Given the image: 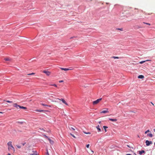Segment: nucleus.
<instances>
[{
	"label": "nucleus",
	"instance_id": "obj_1",
	"mask_svg": "<svg viewBox=\"0 0 155 155\" xmlns=\"http://www.w3.org/2000/svg\"><path fill=\"white\" fill-rule=\"evenodd\" d=\"M101 100H102V98H101L98 99H97V100L94 101L93 102V104L94 105L96 104H98V103H99L100 102V101Z\"/></svg>",
	"mask_w": 155,
	"mask_h": 155
},
{
	"label": "nucleus",
	"instance_id": "obj_2",
	"mask_svg": "<svg viewBox=\"0 0 155 155\" xmlns=\"http://www.w3.org/2000/svg\"><path fill=\"white\" fill-rule=\"evenodd\" d=\"M57 99L63 102V103L64 104L66 105H68V104L65 101V100L64 99H63V98L59 99V98H57Z\"/></svg>",
	"mask_w": 155,
	"mask_h": 155
},
{
	"label": "nucleus",
	"instance_id": "obj_3",
	"mask_svg": "<svg viewBox=\"0 0 155 155\" xmlns=\"http://www.w3.org/2000/svg\"><path fill=\"white\" fill-rule=\"evenodd\" d=\"M43 72L44 73H45V74L47 76H49L51 74L50 72L49 71H47L45 70L43 71Z\"/></svg>",
	"mask_w": 155,
	"mask_h": 155
},
{
	"label": "nucleus",
	"instance_id": "obj_4",
	"mask_svg": "<svg viewBox=\"0 0 155 155\" xmlns=\"http://www.w3.org/2000/svg\"><path fill=\"white\" fill-rule=\"evenodd\" d=\"M146 143L147 146H148L150 144H151L152 143V142L151 141H149L148 140H147L146 141Z\"/></svg>",
	"mask_w": 155,
	"mask_h": 155
},
{
	"label": "nucleus",
	"instance_id": "obj_5",
	"mask_svg": "<svg viewBox=\"0 0 155 155\" xmlns=\"http://www.w3.org/2000/svg\"><path fill=\"white\" fill-rule=\"evenodd\" d=\"M13 106L15 107L17 109L20 108V106L17 105L16 103H15L13 104Z\"/></svg>",
	"mask_w": 155,
	"mask_h": 155
},
{
	"label": "nucleus",
	"instance_id": "obj_6",
	"mask_svg": "<svg viewBox=\"0 0 155 155\" xmlns=\"http://www.w3.org/2000/svg\"><path fill=\"white\" fill-rule=\"evenodd\" d=\"M105 109L106 110H103V111H102L101 112H100V113L105 114V113H108L109 111H108V108H106Z\"/></svg>",
	"mask_w": 155,
	"mask_h": 155
},
{
	"label": "nucleus",
	"instance_id": "obj_7",
	"mask_svg": "<svg viewBox=\"0 0 155 155\" xmlns=\"http://www.w3.org/2000/svg\"><path fill=\"white\" fill-rule=\"evenodd\" d=\"M8 149L9 150H12L14 151H15V148L12 145V146H10L8 147Z\"/></svg>",
	"mask_w": 155,
	"mask_h": 155
},
{
	"label": "nucleus",
	"instance_id": "obj_8",
	"mask_svg": "<svg viewBox=\"0 0 155 155\" xmlns=\"http://www.w3.org/2000/svg\"><path fill=\"white\" fill-rule=\"evenodd\" d=\"M60 69L62 70H64L65 71H68L69 70H71L72 69H69V68H60Z\"/></svg>",
	"mask_w": 155,
	"mask_h": 155
},
{
	"label": "nucleus",
	"instance_id": "obj_9",
	"mask_svg": "<svg viewBox=\"0 0 155 155\" xmlns=\"http://www.w3.org/2000/svg\"><path fill=\"white\" fill-rule=\"evenodd\" d=\"M12 142L11 141H9L7 143V145L8 147L12 146Z\"/></svg>",
	"mask_w": 155,
	"mask_h": 155
},
{
	"label": "nucleus",
	"instance_id": "obj_10",
	"mask_svg": "<svg viewBox=\"0 0 155 155\" xmlns=\"http://www.w3.org/2000/svg\"><path fill=\"white\" fill-rule=\"evenodd\" d=\"M139 154L140 155H141L143 153H145V151L143 150H141V151H139Z\"/></svg>",
	"mask_w": 155,
	"mask_h": 155
},
{
	"label": "nucleus",
	"instance_id": "obj_11",
	"mask_svg": "<svg viewBox=\"0 0 155 155\" xmlns=\"http://www.w3.org/2000/svg\"><path fill=\"white\" fill-rule=\"evenodd\" d=\"M138 78L143 79L144 78V77L143 75H140L138 77Z\"/></svg>",
	"mask_w": 155,
	"mask_h": 155
},
{
	"label": "nucleus",
	"instance_id": "obj_12",
	"mask_svg": "<svg viewBox=\"0 0 155 155\" xmlns=\"http://www.w3.org/2000/svg\"><path fill=\"white\" fill-rule=\"evenodd\" d=\"M109 119L112 121H117V119H112V118H109Z\"/></svg>",
	"mask_w": 155,
	"mask_h": 155
},
{
	"label": "nucleus",
	"instance_id": "obj_13",
	"mask_svg": "<svg viewBox=\"0 0 155 155\" xmlns=\"http://www.w3.org/2000/svg\"><path fill=\"white\" fill-rule=\"evenodd\" d=\"M96 128L98 130V132H100L101 131V129L100 128V126L99 125H98L96 127Z\"/></svg>",
	"mask_w": 155,
	"mask_h": 155
},
{
	"label": "nucleus",
	"instance_id": "obj_14",
	"mask_svg": "<svg viewBox=\"0 0 155 155\" xmlns=\"http://www.w3.org/2000/svg\"><path fill=\"white\" fill-rule=\"evenodd\" d=\"M33 153L31 154L30 155H37L36 151H33Z\"/></svg>",
	"mask_w": 155,
	"mask_h": 155
},
{
	"label": "nucleus",
	"instance_id": "obj_15",
	"mask_svg": "<svg viewBox=\"0 0 155 155\" xmlns=\"http://www.w3.org/2000/svg\"><path fill=\"white\" fill-rule=\"evenodd\" d=\"M20 109H24L26 110L27 109V108L26 107L21 106H20Z\"/></svg>",
	"mask_w": 155,
	"mask_h": 155
},
{
	"label": "nucleus",
	"instance_id": "obj_16",
	"mask_svg": "<svg viewBox=\"0 0 155 155\" xmlns=\"http://www.w3.org/2000/svg\"><path fill=\"white\" fill-rule=\"evenodd\" d=\"M148 136L150 137H153V135L152 134L150 133L148 134H147Z\"/></svg>",
	"mask_w": 155,
	"mask_h": 155
},
{
	"label": "nucleus",
	"instance_id": "obj_17",
	"mask_svg": "<svg viewBox=\"0 0 155 155\" xmlns=\"http://www.w3.org/2000/svg\"><path fill=\"white\" fill-rule=\"evenodd\" d=\"M4 60L6 61H9L10 60L9 58H6L4 59Z\"/></svg>",
	"mask_w": 155,
	"mask_h": 155
},
{
	"label": "nucleus",
	"instance_id": "obj_18",
	"mask_svg": "<svg viewBox=\"0 0 155 155\" xmlns=\"http://www.w3.org/2000/svg\"><path fill=\"white\" fill-rule=\"evenodd\" d=\"M149 61V60H146V61H142L140 62L139 63H140V64H142V63L145 62V61Z\"/></svg>",
	"mask_w": 155,
	"mask_h": 155
},
{
	"label": "nucleus",
	"instance_id": "obj_19",
	"mask_svg": "<svg viewBox=\"0 0 155 155\" xmlns=\"http://www.w3.org/2000/svg\"><path fill=\"white\" fill-rule=\"evenodd\" d=\"M103 127L104 128V129L105 131L106 132L107 131V130H106V129L108 127H107V126H104Z\"/></svg>",
	"mask_w": 155,
	"mask_h": 155
},
{
	"label": "nucleus",
	"instance_id": "obj_20",
	"mask_svg": "<svg viewBox=\"0 0 155 155\" xmlns=\"http://www.w3.org/2000/svg\"><path fill=\"white\" fill-rule=\"evenodd\" d=\"M112 58L114 59H119V57H118L113 56L112 57Z\"/></svg>",
	"mask_w": 155,
	"mask_h": 155
},
{
	"label": "nucleus",
	"instance_id": "obj_21",
	"mask_svg": "<svg viewBox=\"0 0 155 155\" xmlns=\"http://www.w3.org/2000/svg\"><path fill=\"white\" fill-rule=\"evenodd\" d=\"M49 142L51 144H53V141L52 140H51L50 139H49Z\"/></svg>",
	"mask_w": 155,
	"mask_h": 155
},
{
	"label": "nucleus",
	"instance_id": "obj_22",
	"mask_svg": "<svg viewBox=\"0 0 155 155\" xmlns=\"http://www.w3.org/2000/svg\"><path fill=\"white\" fill-rule=\"evenodd\" d=\"M6 101L8 103H12L13 102L12 101Z\"/></svg>",
	"mask_w": 155,
	"mask_h": 155
},
{
	"label": "nucleus",
	"instance_id": "obj_23",
	"mask_svg": "<svg viewBox=\"0 0 155 155\" xmlns=\"http://www.w3.org/2000/svg\"><path fill=\"white\" fill-rule=\"evenodd\" d=\"M41 105H42V106H48L47 105L45 104H43V103L41 104Z\"/></svg>",
	"mask_w": 155,
	"mask_h": 155
},
{
	"label": "nucleus",
	"instance_id": "obj_24",
	"mask_svg": "<svg viewBox=\"0 0 155 155\" xmlns=\"http://www.w3.org/2000/svg\"><path fill=\"white\" fill-rule=\"evenodd\" d=\"M143 23L147 24V25H150V23H145V22H143Z\"/></svg>",
	"mask_w": 155,
	"mask_h": 155
},
{
	"label": "nucleus",
	"instance_id": "obj_25",
	"mask_svg": "<svg viewBox=\"0 0 155 155\" xmlns=\"http://www.w3.org/2000/svg\"><path fill=\"white\" fill-rule=\"evenodd\" d=\"M84 133L85 134H91V133H90V132H84Z\"/></svg>",
	"mask_w": 155,
	"mask_h": 155
},
{
	"label": "nucleus",
	"instance_id": "obj_26",
	"mask_svg": "<svg viewBox=\"0 0 155 155\" xmlns=\"http://www.w3.org/2000/svg\"><path fill=\"white\" fill-rule=\"evenodd\" d=\"M150 131L149 130H147L145 132V134H147L148 132H149Z\"/></svg>",
	"mask_w": 155,
	"mask_h": 155
},
{
	"label": "nucleus",
	"instance_id": "obj_27",
	"mask_svg": "<svg viewBox=\"0 0 155 155\" xmlns=\"http://www.w3.org/2000/svg\"><path fill=\"white\" fill-rule=\"evenodd\" d=\"M35 74L33 73H31V74H28V75H33Z\"/></svg>",
	"mask_w": 155,
	"mask_h": 155
},
{
	"label": "nucleus",
	"instance_id": "obj_28",
	"mask_svg": "<svg viewBox=\"0 0 155 155\" xmlns=\"http://www.w3.org/2000/svg\"><path fill=\"white\" fill-rule=\"evenodd\" d=\"M17 147L18 148H21V146H20L17 145Z\"/></svg>",
	"mask_w": 155,
	"mask_h": 155
},
{
	"label": "nucleus",
	"instance_id": "obj_29",
	"mask_svg": "<svg viewBox=\"0 0 155 155\" xmlns=\"http://www.w3.org/2000/svg\"><path fill=\"white\" fill-rule=\"evenodd\" d=\"M89 144H88L86 145V147L87 148H88L89 147Z\"/></svg>",
	"mask_w": 155,
	"mask_h": 155
},
{
	"label": "nucleus",
	"instance_id": "obj_30",
	"mask_svg": "<svg viewBox=\"0 0 155 155\" xmlns=\"http://www.w3.org/2000/svg\"><path fill=\"white\" fill-rule=\"evenodd\" d=\"M25 144V142L22 143H21V144L23 146H24Z\"/></svg>",
	"mask_w": 155,
	"mask_h": 155
},
{
	"label": "nucleus",
	"instance_id": "obj_31",
	"mask_svg": "<svg viewBox=\"0 0 155 155\" xmlns=\"http://www.w3.org/2000/svg\"><path fill=\"white\" fill-rule=\"evenodd\" d=\"M71 136H72L73 137H74V138H76L75 137V136L74 135L72 134H71Z\"/></svg>",
	"mask_w": 155,
	"mask_h": 155
},
{
	"label": "nucleus",
	"instance_id": "obj_32",
	"mask_svg": "<svg viewBox=\"0 0 155 155\" xmlns=\"http://www.w3.org/2000/svg\"><path fill=\"white\" fill-rule=\"evenodd\" d=\"M91 154H92L94 152L92 150H91Z\"/></svg>",
	"mask_w": 155,
	"mask_h": 155
},
{
	"label": "nucleus",
	"instance_id": "obj_33",
	"mask_svg": "<svg viewBox=\"0 0 155 155\" xmlns=\"http://www.w3.org/2000/svg\"><path fill=\"white\" fill-rule=\"evenodd\" d=\"M63 82V81L61 80V81H59V83H61Z\"/></svg>",
	"mask_w": 155,
	"mask_h": 155
},
{
	"label": "nucleus",
	"instance_id": "obj_34",
	"mask_svg": "<svg viewBox=\"0 0 155 155\" xmlns=\"http://www.w3.org/2000/svg\"><path fill=\"white\" fill-rule=\"evenodd\" d=\"M53 85L55 87H57V85L55 84H54L53 85Z\"/></svg>",
	"mask_w": 155,
	"mask_h": 155
},
{
	"label": "nucleus",
	"instance_id": "obj_35",
	"mask_svg": "<svg viewBox=\"0 0 155 155\" xmlns=\"http://www.w3.org/2000/svg\"><path fill=\"white\" fill-rule=\"evenodd\" d=\"M43 111V110H38V111H40V112H41V111Z\"/></svg>",
	"mask_w": 155,
	"mask_h": 155
},
{
	"label": "nucleus",
	"instance_id": "obj_36",
	"mask_svg": "<svg viewBox=\"0 0 155 155\" xmlns=\"http://www.w3.org/2000/svg\"><path fill=\"white\" fill-rule=\"evenodd\" d=\"M3 112H0V114H3Z\"/></svg>",
	"mask_w": 155,
	"mask_h": 155
},
{
	"label": "nucleus",
	"instance_id": "obj_37",
	"mask_svg": "<svg viewBox=\"0 0 155 155\" xmlns=\"http://www.w3.org/2000/svg\"><path fill=\"white\" fill-rule=\"evenodd\" d=\"M126 155H131V154H127Z\"/></svg>",
	"mask_w": 155,
	"mask_h": 155
},
{
	"label": "nucleus",
	"instance_id": "obj_38",
	"mask_svg": "<svg viewBox=\"0 0 155 155\" xmlns=\"http://www.w3.org/2000/svg\"><path fill=\"white\" fill-rule=\"evenodd\" d=\"M47 106H48V107H51V105H48Z\"/></svg>",
	"mask_w": 155,
	"mask_h": 155
},
{
	"label": "nucleus",
	"instance_id": "obj_39",
	"mask_svg": "<svg viewBox=\"0 0 155 155\" xmlns=\"http://www.w3.org/2000/svg\"><path fill=\"white\" fill-rule=\"evenodd\" d=\"M101 121H100L98 122L100 124L101 123Z\"/></svg>",
	"mask_w": 155,
	"mask_h": 155
},
{
	"label": "nucleus",
	"instance_id": "obj_40",
	"mask_svg": "<svg viewBox=\"0 0 155 155\" xmlns=\"http://www.w3.org/2000/svg\"><path fill=\"white\" fill-rule=\"evenodd\" d=\"M151 103L152 104V105L154 106V104L152 102H151Z\"/></svg>",
	"mask_w": 155,
	"mask_h": 155
},
{
	"label": "nucleus",
	"instance_id": "obj_41",
	"mask_svg": "<svg viewBox=\"0 0 155 155\" xmlns=\"http://www.w3.org/2000/svg\"><path fill=\"white\" fill-rule=\"evenodd\" d=\"M72 129L73 130H75V129H74V128H72Z\"/></svg>",
	"mask_w": 155,
	"mask_h": 155
},
{
	"label": "nucleus",
	"instance_id": "obj_42",
	"mask_svg": "<svg viewBox=\"0 0 155 155\" xmlns=\"http://www.w3.org/2000/svg\"><path fill=\"white\" fill-rule=\"evenodd\" d=\"M7 155H11V154L10 153H8Z\"/></svg>",
	"mask_w": 155,
	"mask_h": 155
},
{
	"label": "nucleus",
	"instance_id": "obj_43",
	"mask_svg": "<svg viewBox=\"0 0 155 155\" xmlns=\"http://www.w3.org/2000/svg\"><path fill=\"white\" fill-rule=\"evenodd\" d=\"M153 130L154 131V132H155V129H153Z\"/></svg>",
	"mask_w": 155,
	"mask_h": 155
},
{
	"label": "nucleus",
	"instance_id": "obj_44",
	"mask_svg": "<svg viewBox=\"0 0 155 155\" xmlns=\"http://www.w3.org/2000/svg\"><path fill=\"white\" fill-rule=\"evenodd\" d=\"M127 146L128 147H129V145H127Z\"/></svg>",
	"mask_w": 155,
	"mask_h": 155
},
{
	"label": "nucleus",
	"instance_id": "obj_45",
	"mask_svg": "<svg viewBox=\"0 0 155 155\" xmlns=\"http://www.w3.org/2000/svg\"><path fill=\"white\" fill-rule=\"evenodd\" d=\"M138 137H139V136L138 135Z\"/></svg>",
	"mask_w": 155,
	"mask_h": 155
},
{
	"label": "nucleus",
	"instance_id": "obj_46",
	"mask_svg": "<svg viewBox=\"0 0 155 155\" xmlns=\"http://www.w3.org/2000/svg\"><path fill=\"white\" fill-rule=\"evenodd\" d=\"M119 29V30H121V29H120V28H119V29Z\"/></svg>",
	"mask_w": 155,
	"mask_h": 155
},
{
	"label": "nucleus",
	"instance_id": "obj_47",
	"mask_svg": "<svg viewBox=\"0 0 155 155\" xmlns=\"http://www.w3.org/2000/svg\"><path fill=\"white\" fill-rule=\"evenodd\" d=\"M154 145H155V143H154Z\"/></svg>",
	"mask_w": 155,
	"mask_h": 155
}]
</instances>
